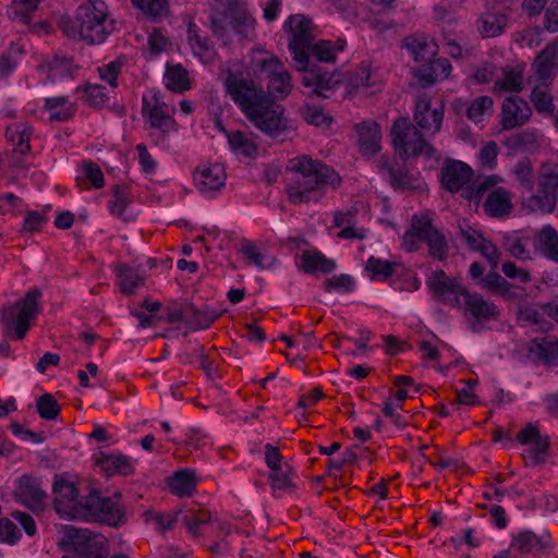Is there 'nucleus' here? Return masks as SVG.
Masks as SVG:
<instances>
[{"label": "nucleus", "mask_w": 558, "mask_h": 558, "mask_svg": "<svg viewBox=\"0 0 558 558\" xmlns=\"http://www.w3.org/2000/svg\"><path fill=\"white\" fill-rule=\"evenodd\" d=\"M284 27H288L291 34L288 48L295 62V68L303 73L302 85L313 88L311 93L316 96L327 97L324 90L336 88L342 83L343 76L338 71L328 72L308 60V48L315 41L312 20L303 14L291 15Z\"/></svg>", "instance_id": "f03ea898"}, {"label": "nucleus", "mask_w": 558, "mask_h": 558, "mask_svg": "<svg viewBox=\"0 0 558 558\" xmlns=\"http://www.w3.org/2000/svg\"><path fill=\"white\" fill-rule=\"evenodd\" d=\"M171 490L180 496H191L196 487V477L194 471L183 469L173 473L169 480Z\"/></svg>", "instance_id": "c85d7f7f"}, {"label": "nucleus", "mask_w": 558, "mask_h": 558, "mask_svg": "<svg viewBox=\"0 0 558 558\" xmlns=\"http://www.w3.org/2000/svg\"><path fill=\"white\" fill-rule=\"evenodd\" d=\"M480 284L484 289H488L492 292L499 293L501 295H506L510 291L511 284L505 280L496 270H490L485 277H483L480 281Z\"/></svg>", "instance_id": "de8ad7c7"}, {"label": "nucleus", "mask_w": 558, "mask_h": 558, "mask_svg": "<svg viewBox=\"0 0 558 558\" xmlns=\"http://www.w3.org/2000/svg\"><path fill=\"white\" fill-rule=\"evenodd\" d=\"M355 131L363 155L373 156L380 150L381 130L376 121H363L355 125Z\"/></svg>", "instance_id": "a211bd4d"}, {"label": "nucleus", "mask_w": 558, "mask_h": 558, "mask_svg": "<svg viewBox=\"0 0 558 558\" xmlns=\"http://www.w3.org/2000/svg\"><path fill=\"white\" fill-rule=\"evenodd\" d=\"M533 243L547 258L558 262V233L551 226L543 227L535 234Z\"/></svg>", "instance_id": "b1692460"}, {"label": "nucleus", "mask_w": 558, "mask_h": 558, "mask_svg": "<svg viewBox=\"0 0 558 558\" xmlns=\"http://www.w3.org/2000/svg\"><path fill=\"white\" fill-rule=\"evenodd\" d=\"M15 496L28 508L37 509L41 505L45 493L40 489L36 478L29 475H23L19 478Z\"/></svg>", "instance_id": "4be33fe9"}, {"label": "nucleus", "mask_w": 558, "mask_h": 558, "mask_svg": "<svg viewBox=\"0 0 558 558\" xmlns=\"http://www.w3.org/2000/svg\"><path fill=\"white\" fill-rule=\"evenodd\" d=\"M108 100L105 87L101 85H89L85 88V101L93 107L104 105Z\"/></svg>", "instance_id": "680f3d73"}, {"label": "nucleus", "mask_w": 558, "mask_h": 558, "mask_svg": "<svg viewBox=\"0 0 558 558\" xmlns=\"http://www.w3.org/2000/svg\"><path fill=\"white\" fill-rule=\"evenodd\" d=\"M483 207L490 217L499 218L509 215L513 208L510 192L505 187L490 191Z\"/></svg>", "instance_id": "5701e85b"}, {"label": "nucleus", "mask_w": 558, "mask_h": 558, "mask_svg": "<svg viewBox=\"0 0 558 558\" xmlns=\"http://www.w3.org/2000/svg\"><path fill=\"white\" fill-rule=\"evenodd\" d=\"M501 179L498 175H490L484 179L470 182L463 190L462 197L473 201L476 205L480 204L483 196L499 183Z\"/></svg>", "instance_id": "c756f323"}, {"label": "nucleus", "mask_w": 558, "mask_h": 558, "mask_svg": "<svg viewBox=\"0 0 558 558\" xmlns=\"http://www.w3.org/2000/svg\"><path fill=\"white\" fill-rule=\"evenodd\" d=\"M536 345L538 356L546 363L550 364L558 361V344L551 340H543L538 342L537 339L533 341Z\"/></svg>", "instance_id": "6e6d98bb"}, {"label": "nucleus", "mask_w": 558, "mask_h": 558, "mask_svg": "<svg viewBox=\"0 0 558 558\" xmlns=\"http://www.w3.org/2000/svg\"><path fill=\"white\" fill-rule=\"evenodd\" d=\"M488 262L490 269L496 270L499 265L500 251L492 242L481 239L480 246L476 248Z\"/></svg>", "instance_id": "13d9d810"}, {"label": "nucleus", "mask_w": 558, "mask_h": 558, "mask_svg": "<svg viewBox=\"0 0 558 558\" xmlns=\"http://www.w3.org/2000/svg\"><path fill=\"white\" fill-rule=\"evenodd\" d=\"M303 119L315 126L329 125L332 121L329 114H326L322 108L306 105L302 108Z\"/></svg>", "instance_id": "3c124183"}, {"label": "nucleus", "mask_w": 558, "mask_h": 558, "mask_svg": "<svg viewBox=\"0 0 558 558\" xmlns=\"http://www.w3.org/2000/svg\"><path fill=\"white\" fill-rule=\"evenodd\" d=\"M557 57L558 49L556 46H547L538 53L533 62L538 81L546 83L555 77L558 71Z\"/></svg>", "instance_id": "412c9836"}, {"label": "nucleus", "mask_w": 558, "mask_h": 558, "mask_svg": "<svg viewBox=\"0 0 558 558\" xmlns=\"http://www.w3.org/2000/svg\"><path fill=\"white\" fill-rule=\"evenodd\" d=\"M442 119H444L442 108L434 109L429 114H424V116H423V113H414V121L416 122V124L421 129H423L427 132H430L432 134H435L436 132H438L440 130Z\"/></svg>", "instance_id": "37998d69"}, {"label": "nucleus", "mask_w": 558, "mask_h": 558, "mask_svg": "<svg viewBox=\"0 0 558 558\" xmlns=\"http://www.w3.org/2000/svg\"><path fill=\"white\" fill-rule=\"evenodd\" d=\"M422 241L428 245L430 256L439 260L447 258L448 245L445 235L433 226L430 219L415 215L410 229L403 235L402 245L408 252H414Z\"/></svg>", "instance_id": "0eeeda50"}, {"label": "nucleus", "mask_w": 558, "mask_h": 558, "mask_svg": "<svg viewBox=\"0 0 558 558\" xmlns=\"http://www.w3.org/2000/svg\"><path fill=\"white\" fill-rule=\"evenodd\" d=\"M326 291L351 292L354 288V280L349 275L332 276L324 282Z\"/></svg>", "instance_id": "864d4df0"}, {"label": "nucleus", "mask_w": 558, "mask_h": 558, "mask_svg": "<svg viewBox=\"0 0 558 558\" xmlns=\"http://www.w3.org/2000/svg\"><path fill=\"white\" fill-rule=\"evenodd\" d=\"M59 545L64 551H73L75 554L69 555L71 558H89L92 551L100 549V546L92 537L89 531L72 525L64 526V536Z\"/></svg>", "instance_id": "ddd939ff"}, {"label": "nucleus", "mask_w": 558, "mask_h": 558, "mask_svg": "<svg viewBox=\"0 0 558 558\" xmlns=\"http://www.w3.org/2000/svg\"><path fill=\"white\" fill-rule=\"evenodd\" d=\"M194 311L195 313H191L189 317V325L194 329H206L220 316V313L210 310L207 305L202 307L194 305Z\"/></svg>", "instance_id": "4c0bfd02"}, {"label": "nucleus", "mask_w": 558, "mask_h": 558, "mask_svg": "<svg viewBox=\"0 0 558 558\" xmlns=\"http://www.w3.org/2000/svg\"><path fill=\"white\" fill-rule=\"evenodd\" d=\"M191 313H195L194 304L185 303L180 305L178 310H169L167 313V320L169 323L182 322L184 324H189Z\"/></svg>", "instance_id": "338daca9"}, {"label": "nucleus", "mask_w": 558, "mask_h": 558, "mask_svg": "<svg viewBox=\"0 0 558 558\" xmlns=\"http://www.w3.org/2000/svg\"><path fill=\"white\" fill-rule=\"evenodd\" d=\"M40 298L41 291L33 288L15 303L0 307L1 323L7 333L13 331L17 340L25 338L31 320L40 312Z\"/></svg>", "instance_id": "423d86ee"}, {"label": "nucleus", "mask_w": 558, "mask_h": 558, "mask_svg": "<svg viewBox=\"0 0 558 558\" xmlns=\"http://www.w3.org/2000/svg\"><path fill=\"white\" fill-rule=\"evenodd\" d=\"M434 298L444 304L462 307V296L466 289L456 278H449L444 270H436L427 281Z\"/></svg>", "instance_id": "f8f14e48"}, {"label": "nucleus", "mask_w": 558, "mask_h": 558, "mask_svg": "<svg viewBox=\"0 0 558 558\" xmlns=\"http://www.w3.org/2000/svg\"><path fill=\"white\" fill-rule=\"evenodd\" d=\"M514 173L519 183L531 192L534 187V170L531 160L527 157L520 159L513 167Z\"/></svg>", "instance_id": "a19ab883"}, {"label": "nucleus", "mask_w": 558, "mask_h": 558, "mask_svg": "<svg viewBox=\"0 0 558 558\" xmlns=\"http://www.w3.org/2000/svg\"><path fill=\"white\" fill-rule=\"evenodd\" d=\"M345 41L339 39L336 44L330 40L320 39L314 41L308 48V58L311 56L319 62L333 63L336 62V53L344 49Z\"/></svg>", "instance_id": "bb28decb"}, {"label": "nucleus", "mask_w": 558, "mask_h": 558, "mask_svg": "<svg viewBox=\"0 0 558 558\" xmlns=\"http://www.w3.org/2000/svg\"><path fill=\"white\" fill-rule=\"evenodd\" d=\"M378 168L387 177L393 189L405 190L413 187V178L403 167L381 159L378 162Z\"/></svg>", "instance_id": "393cba45"}, {"label": "nucleus", "mask_w": 558, "mask_h": 558, "mask_svg": "<svg viewBox=\"0 0 558 558\" xmlns=\"http://www.w3.org/2000/svg\"><path fill=\"white\" fill-rule=\"evenodd\" d=\"M97 464L101 466V469L107 473V475H112L114 473L121 475H129L133 473V468L131 465L130 460L122 454L117 456H106L102 454L98 460Z\"/></svg>", "instance_id": "7c9ffc66"}, {"label": "nucleus", "mask_w": 558, "mask_h": 558, "mask_svg": "<svg viewBox=\"0 0 558 558\" xmlns=\"http://www.w3.org/2000/svg\"><path fill=\"white\" fill-rule=\"evenodd\" d=\"M227 94L253 125L270 138H279L291 129L284 107L241 72L228 71L223 80Z\"/></svg>", "instance_id": "f257e3e1"}, {"label": "nucleus", "mask_w": 558, "mask_h": 558, "mask_svg": "<svg viewBox=\"0 0 558 558\" xmlns=\"http://www.w3.org/2000/svg\"><path fill=\"white\" fill-rule=\"evenodd\" d=\"M390 136L396 153L404 161L420 155L428 158L434 156V147L422 137L421 132L408 118H399L395 121Z\"/></svg>", "instance_id": "6e6552de"}, {"label": "nucleus", "mask_w": 558, "mask_h": 558, "mask_svg": "<svg viewBox=\"0 0 558 558\" xmlns=\"http://www.w3.org/2000/svg\"><path fill=\"white\" fill-rule=\"evenodd\" d=\"M292 80L289 71L281 72V74H277L276 76L269 78L268 82V93L271 95L279 97L281 99L286 98L292 90Z\"/></svg>", "instance_id": "e433bc0d"}, {"label": "nucleus", "mask_w": 558, "mask_h": 558, "mask_svg": "<svg viewBox=\"0 0 558 558\" xmlns=\"http://www.w3.org/2000/svg\"><path fill=\"white\" fill-rule=\"evenodd\" d=\"M349 83L353 88H366L373 85L372 73L369 69L366 66H361L359 70L351 74Z\"/></svg>", "instance_id": "69168bd1"}, {"label": "nucleus", "mask_w": 558, "mask_h": 558, "mask_svg": "<svg viewBox=\"0 0 558 558\" xmlns=\"http://www.w3.org/2000/svg\"><path fill=\"white\" fill-rule=\"evenodd\" d=\"M166 86L173 92H183L189 89V73L181 65H168L166 75Z\"/></svg>", "instance_id": "c9c22d12"}, {"label": "nucleus", "mask_w": 558, "mask_h": 558, "mask_svg": "<svg viewBox=\"0 0 558 558\" xmlns=\"http://www.w3.org/2000/svg\"><path fill=\"white\" fill-rule=\"evenodd\" d=\"M209 22L214 35L225 43L230 39V29L241 38H252L254 35V19L245 11L232 8L216 11L211 13Z\"/></svg>", "instance_id": "1a4fd4ad"}, {"label": "nucleus", "mask_w": 558, "mask_h": 558, "mask_svg": "<svg viewBox=\"0 0 558 558\" xmlns=\"http://www.w3.org/2000/svg\"><path fill=\"white\" fill-rule=\"evenodd\" d=\"M287 170L292 173V179L286 192L293 204L318 201L317 192L323 186L329 184L336 187L341 182L340 177L332 169L308 156L291 159Z\"/></svg>", "instance_id": "20e7f679"}, {"label": "nucleus", "mask_w": 558, "mask_h": 558, "mask_svg": "<svg viewBox=\"0 0 558 558\" xmlns=\"http://www.w3.org/2000/svg\"><path fill=\"white\" fill-rule=\"evenodd\" d=\"M40 0H12L10 11L13 19L23 23L31 21V13L38 7Z\"/></svg>", "instance_id": "09e8293b"}, {"label": "nucleus", "mask_w": 558, "mask_h": 558, "mask_svg": "<svg viewBox=\"0 0 558 558\" xmlns=\"http://www.w3.org/2000/svg\"><path fill=\"white\" fill-rule=\"evenodd\" d=\"M531 101L538 112L550 113L554 110L553 98L546 90L535 87L531 94Z\"/></svg>", "instance_id": "5fc2aeb1"}, {"label": "nucleus", "mask_w": 558, "mask_h": 558, "mask_svg": "<svg viewBox=\"0 0 558 558\" xmlns=\"http://www.w3.org/2000/svg\"><path fill=\"white\" fill-rule=\"evenodd\" d=\"M228 141L233 150L245 157H254L257 154V146L241 131L228 134Z\"/></svg>", "instance_id": "79ce46f5"}, {"label": "nucleus", "mask_w": 558, "mask_h": 558, "mask_svg": "<svg viewBox=\"0 0 558 558\" xmlns=\"http://www.w3.org/2000/svg\"><path fill=\"white\" fill-rule=\"evenodd\" d=\"M132 2L145 15L151 17L160 16L166 9V0H132Z\"/></svg>", "instance_id": "4d7b16f0"}, {"label": "nucleus", "mask_w": 558, "mask_h": 558, "mask_svg": "<svg viewBox=\"0 0 558 558\" xmlns=\"http://www.w3.org/2000/svg\"><path fill=\"white\" fill-rule=\"evenodd\" d=\"M532 442L533 446L529 450L532 462L534 464L544 463L548 456L549 437L547 435H538Z\"/></svg>", "instance_id": "603ef678"}, {"label": "nucleus", "mask_w": 558, "mask_h": 558, "mask_svg": "<svg viewBox=\"0 0 558 558\" xmlns=\"http://www.w3.org/2000/svg\"><path fill=\"white\" fill-rule=\"evenodd\" d=\"M549 538L548 533L536 535L534 532L525 530L512 536L510 547L521 555H538L550 547Z\"/></svg>", "instance_id": "f3484780"}, {"label": "nucleus", "mask_w": 558, "mask_h": 558, "mask_svg": "<svg viewBox=\"0 0 558 558\" xmlns=\"http://www.w3.org/2000/svg\"><path fill=\"white\" fill-rule=\"evenodd\" d=\"M494 101L488 96H481L474 99L466 107V116L470 120L474 122L481 121L482 117L485 113H490L493 111Z\"/></svg>", "instance_id": "49530a36"}, {"label": "nucleus", "mask_w": 558, "mask_h": 558, "mask_svg": "<svg viewBox=\"0 0 558 558\" xmlns=\"http://www.w3.org/2000/svg\"><path fill=\"white\" fill-rule=\"evenodd\" d=\"M504 248L509 252L514 258L527 259L529 252L523 245L522 239L517 236H507L502 244Z\"/></svg>", "instance_id": "bf43d9fd"}, {"label": "nucleus", "mask_w": 558, "mask_h": 558, "mask_svg": "<svg viewBox=\"0 0 558 558\" xmlns=\"http://www.w3.org/2000/svg\"><path fill=\"white\" fill-rule=\"evenodd\" d=\"M404 47L415 61H429L436 54V45L426 39L407 38Z\"/></svg>", "instance_id": "2f4dec72"}, {"label": "nucleus", "mask_w": 558, "mask_h": 558, "mask_svg": "<svg viewBox=\"0 0 558 558\" xmlns=\"http://www.w3.org/2000/svg\"><path fill=\"white\" fill-rule=\"evenodd\" d=\"M33 134V128L24 123H13L7 128L5 136L14 146V154L21 156L31 150L29 140Z\"/></svg>", "instance_id": "a878e982"}, {"label": "nucleus", "mask_w": 558, "mask_h": 558, "mask_svg": "<svg viewBox=\"0 0 558 558\" xmlns=\"http://www.w3.org/2000/svg\"><path fill=\"white\" fill-rule=\"evenodd\" d=\"M506 145L515 150H532L536 146V134L532 131L517 133L506 140Z\"/></svg>", "instance_id": "a18cd8bd"}, {"label": "nucleus", "mask_w": 558, "mask_h": 558, "mask_svg": "<svg viewBox=\"0 0 558 558\" xmlns=\"http://www.w3.org/2000/svg\"><path fill=\"white\" fill-rule=\"evenodd\" d=\"M129 186L128 185H114L113 186V199L109 202L110 211L119 217H122L124 221H129L130 217H123V213L126 206L130 204Z\"/></svg>", "instance_id": "ea45409f"}, {"label": "nucleus", "mask_w": 558, "mask_h": 558, "mask_svg": "<svg viewBox=\"0 0 558 558\" xmlns=\"http://www.w3.org/2000/svg\"><path fill=\"white\" fill-rule=\"evenodd\" d=\"M441 185L445 190L463 195L464 187L471 182L472 169L459 160H448L441 167Z\"/></svg>", "instance_id": "4468645a"}, {"label": "nucleus", "mask_w": 558, "mask_h": 558, "mask_svg": "<svg viewBox=\"0 0 558 558\" xmlns=\"http://www.w3.org/2000/svg\"><path fill=\"white\" fill-rule=\"evenodd\" d=\"M119 288L125 294H133L135 289L144 284V279L140 277L137 271L124 264L117 266Z\"/></svg>", "instance_id": "473e14b6"}, {"label": "nucleus", "mask_w": 558, "mask_h": 558, "mask_svg": "<svg viewBox=\"0 0 558 558\" xmlns=\"http://www.w3.org/2000/svg\"><path fill=\"white\" fill-rule=\"evenodd\" d=\"M49 70L52 75H71L72 74V59L65 57H54L49 62Z\"/></svg>", "instance_id": "774afa93"}, {"label": "nucleus", "mask_w": 558, "mask_h": 558, "mask_svg": "<svg viewBox=\"0 0 558 558\" xmlns=\"http://www.w3.org/2000/svg\"><path fill=\"white\" fill-rule=\"evenodd\" d=\"M462 307L465 308L470 328L473 332H480L483 329V323L489 320H497L499 311L497 306L489 301H486L483 295L478 293H471L465 291L462 296Z\"/></svg>", "instance_id": "9b49d317"}, {"label": "nucleus", "mask_w": 558, "mask_h": 558, "mask_svg": "<svg viewBox=\"0 0 558 558\" xmlns=\"http://www.w3.org/2000/svg\"><path fill=\"white\" fill-rule=\"evenodd\" d=\"M537 180V194L531 195L526 205L533 211L553 213L558 202V163L544 162Z\"/></svg>", "instance_id": "9d476101"}, {"label": "nucleus", "mask_w": 558, "mask_h": 558, "mask_svg": "<svg viewBox=\"0 0 558 558\" xmlns=\"http://www.w3.org/2000/svg\"><path fill=\"white\" fill-rule=\"evenodd\" d=\"M153 105L146 98L143 99V114L148 117L149 124L153 129H157L162 133H167L174 121L167 112L166 104L161 101L160 98L156 95L153 97Z\"/></svg>", "instance_id": "aec40b11"}, {"label": "nucleus", "mask_w": 558, "mask_h": 558, "mask_svg": "<svg viewBox=\"0 0 558 558\" xmlns=\"http://www.w3.org/2000/svg\"><path fill=\"white\" fill-rule=\"evenodd\" d=\"M498 146L495 142H488L480 151V160L483 167L493 169L496 166Z\"/></svg>", "instance_id": "0e129e2a"}, {"label": "nucleus", "mask_w": 558, "mask_h": 558, "mask_svg": "<svg viewBox=\"0 0 558 558\" xmlns=\"http://www.w3.org/2000/svg\"><path fill=\"white\" fill-rule=\"evenodd\" d=\"M523 88V71L519 68L504 70V78L497 80L494 85L496 92H515Z\"/></svg>", "instance_id": "72a5a7b5"}, {"label": "nucleus", "mask_w": 558, "mask_h": 558, "mask_svg": "<svg viewBox=\"0 0 558 558\" xmlns=\"http://www.w3.org/2000/svg\"><path fill=\"white\" fill-rule=\"evenodd\" d=\"M507 24L505 15L487 13L478 20V32L484 37H495L502 33Z\"/></svg>", "instance_id": "f704fd0d"}, {"label": "nucleus", "mask_w": 558, "mask_h": 558, "mask_svg": "<svg viewBox=\"0 0 558 558\" xmlns=\"http://www.w3.org/2000/svg\"><path fill=\"white\" fill-rule=\"evenodd\" d=\"M36 409L39 416L47 421H54L60 414V405L50 393H44L36 401Z\"/></svg>", "instance_id": "58836bf2"}, {"label": "nucleus", "mask_w": 558, "mask_h": 558, "mask_svg": "<svg viewBox=\"0 0 558 558\" xmlns=\"http://www.w3.org/2000/svg\"><path fill=\"white\" fill-rule=\"evenodd\" d=\"M56 495L53 506L62 517L73 519L84 518L106 523L112 527H119L126 522L123 508L110 497H101L99 493L92 492L85 497L84 502H75L77 489L70 483L56 475L53 486Z\"/></svg>", "instance_id": "7ed1b4c3"}, {"label": "nucleus", "mask_w": 558, "mask_h": 558, "mask_svg": "<svg viewBox=\"0 0 558 558\" xmlns=\"http://www.w3.org/2000/svg\"><path fill=\"white\" fill-rule=\"evenodd\" d=\"M84 173L96 189L105 185V179L100 167L94 161H84Z\"/></svg>", "instance_id": "e2e57ef3"}, {"label": "nucleus", "mask_w": 558, "mask_h": 558, "mask_svg": "<svg viewBox=\"0 0 558 558\" xmlns=\"http://www.w3.org/2000/svg\"><path fill=\"white\" fill-rule=\"evenodd\" d=\"M59 27L70 38L78 37L88 45H99L116 31V21L109 19L108 7L102 0H89L77 8L74 19L61 16Z\"/></svg>", "instance_id": "39448f33"}, {"label": "nucleus", "mask_w": 558, "mask_h": 558, "mask_svg": "<svg viewBox=\"0 0 558 558\" xmlns=\"http://www.w3.org/2000/svg\"><path fill=\"white\" fill-rule=\"evenodd\" d=\"M227 174L225 168L215 163L198 170L194 174V181L197 190L205 194L211 191H217L225 186Z\"/></svg>", "instance_id": "6ab92c4d"}, {"label": "nucleus", "mask_w": 558, "mask_h": 558, "mask_svg": "<svg viewBox=\"0 0 558 558\" xmlns=\"http://www.w3.org/2000/svg\"><path fill=\"white\" fill-rule=\"evenodd\" d=\"M302 269L307 274L320 271L329 274L336 268V263L320 252L304 251L301 256Z\"/></svg>", "instance_id": "cd10ccee"}, {"label": "nucleus", "mask_w": 558, "mask_h": 558, "mask_svg": "<svg viewBox=\"0 0 558 558\" xmlns=\"http://www.w3.org/2000/svg\"><path fill=\"white\" fill-rule=\"evenodd\" d=\"M396 263H389L379 258L371 257L366 263V270L372 274L373 278L388 279L393 274Z\"/></svg>", "instance_id": "8fccbe9b"}, {"label": "nucleus", "mask_w": 558, "mask_h": 558, "mask_svg": "<svg viewBox=\"0 0 558 558\" xmlns=\"http://www.w3.org/2000/svg\"><path fill=\"white\" fill-rule=\"evenodd\" d=\"M292 469L286 464L283 468L276 471H271L269 474V481L271 483L272 490L292 492L294 484L290 477Z\"/></svg>", "instance_id": "c03bdc74"}, {"label": "nucleus", "mask_w": 558, "mask_h": 558, "mask_svg": "<svg viewBox=\"0 0 558 558\" xmlns=\"http://www.w3.org/2000/svg\"><path fill=\"white\" fill-rule=\"evenodd\" d=\"M451 71V64L448 59L439 58L429 60L413 71L418 84L427 88L436 84L439 80L446 78Z\"/></svg>", "instance_id": "dca6fc26"}, {"label": "nucleus", "mask_w": 558, "mask_h": 558, "mask_svg": "<svg viewBox=\"0 0 558 558\" xmlns=\"http://www.w3.org/2000/svg\"><path fill=\"white\" fill-rule=\"evenodd\" d=\"M532 116L527 101L518 96L505 99L501 107V124L505 130L514 129L524 124Z\"/></svg>", "instance_id": "2eb2a0df"}, {"label": "nucleus", "mask_w": 558, "mask_h": 558, "mask_svg": "<svg viewBox=\"0 0 558 558\" xmlns=\"http://www.w3.org/2000/svg\"><path fill=\"white\" fill-rule=\"evenodd\" d=\"M21 536L17 526L9 519H0V542L14 544Z\"/></svg>", "instance_id": "052dcab7"}]
</instances>
